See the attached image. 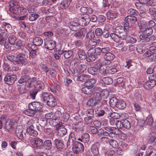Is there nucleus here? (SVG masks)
Wrapping results in <instances>:
<instances>
[{
    "label": "nucleus",
    "instance_id": "obj_1",
    "mask_svg": "<svg viewBox=\"0 0 156 156\" xmlns=\"http://www.w3.org/2000/svg\"><path fill=\"white\" fill-rule=\"evenodd\" d=\"M27 56L23 53H19L15 57L13 55H9L8 59L14 64L20 65L23 66L27 63Z\"/></svg>",
    "mask_w": 156,
    "mask_h": 156
},
{
    "label": "nucleus",
    "instance_id": "obj_2",
    "mask_svg": "<svg viewBox=\"0 0 156 156\" xmlns=\"http://www.w3.org/2000/svg\"><path fill=\"white\" fill-rule=\"evenodd\" d=\"M87 66L84 65H76V63L73 61L69 66V69L72 73L76 76H77L86 70Z\"/></svg>",
    "mask_w": 156,
    "mask_h": 156
},
{
    "label": "nucleus",
    "instance_id": "obj_3",
    "mask_svg": "<svg viewBox=\"0 0 156 156\" xmlns=\"http://www.w3.org/2000/svg\"><path fill=\"white\" fill-rule=\"evenodd\" d=\"M101 52H102L101 50L99 48L90 49L87 52L88 56L87 58V61L92 62L95 60L97 57V56L100 55Z\"/></svg>",
    "mask_w": 156,
    "mask_h": 156
},
{
    "label": "nucleus",
    "instance_id": "obj_4",
    "mask_svg": "<svg viewBox=\"0 0 156 156\" xmlns=\"http://www.w3.org/2000/svg\"><path fill=\"white\" fill-rule=\"evenodd\" d=\"M42 97L45 103L49 106L52 107L56 105L55 99L51 94L43 93L42 94Z\"/></svg>",
    "mask_w": 156,
    "mask_h": 156
},
{
    "label": "nucleus",
    "instance_id": "obj_5",
    "mask_svg": "<svg viewBox=\"0 0 156 156\" xmlns=\"http://www.w3.org/2000/svg\"><path fill=\"white\" fill-rule=\"evenodd\" d=\"M116 127L123 130L126 129H129L130 127V123L128 120L126 119L118 120L115 123Z\"/></svg>",
    "mask_w": 156,
    "mask_h": 156
},
{
    "label": "nucleus",
    "instance_id": "obj_6",
    "mask_svg": "<svg viewBox=\"0 0 156 156\" xmlns=\"http://www.w3.org/2000/svg\"><path fill=\"white\" fill-rule=\"evenodd\" d=\"M44 45L45 48L50 50L54 49L56 46L55 41L51 37H47L44 40Z\"/></svg>",
    "mask_w": 156,
    "mask_h": 156
},
{
    "label": "nucleus",
    "instance_id": "obj_7",
    "mask_svg": "<svg viewBox=\"0 0 156 156\" xmlns=\"http://www.w3.org/2000/svg\"><path fill=\"white\" fill-rule=\"evenodd\" d=\"M43 140L37 137L33 139L31 141L32 145L35 148H40L42 146Z\"/></svg>",
    "mask_w": 156,
    "mask_h": 156
},
{
    "label": "nucleus",
    "instance_id": "obj_8",
    "mask_svg": "<svg viewBox=\"0 0 156 156\" xmlns=\"http://www.w3.org/2000/svg\"><path fill=\"white\" fill-rule=\"evenodd\" d=\"M84 147L83 145L80 142L78 141L75 142L73 151L76 153L82 152L83 151Z\"/></svg>",
    "mask_w": 156,
    "mask_h": 156
},
{
    "label": "nucleus",
    "instance_id": "obj_9",
    "mask_svg": "<svg viewBox=\"0 0 156 156\" xmlns=\"http://www.w3.org/2000/svg\"><path fill=\"white\" fill-rule=\"evenodd\" d=\"M9 10L14 14L18 13V10L20 8V6L17 4L16 2L11 1L9 5Z\"/></svg>",
    "mask_w": 156,
    "mask_h": 156
},
{
    "label": "nucleus",
    "instance_id": "obj_10",
    "mask_svg": "<svg viewBox=\"0 0 156 156\" xmlns=\"http://www.w3.org/2000/svg\"><path fill=\"white\" fill-rule=\"evenodd\" d=\"M111 37L113 41L116 43H119L120 40V38L122 39H125L127 37V33H125L124 35H120V36L117 35V34L114 33H111L110 34Z\"/></svg>",
    "mask_w": 156,
    "mask_h": 156
},
{
    "label": "nucleus",
    "instance_id": "obj_11",
    "mask_svg": "<svg viewBox=\"0 0 156 156\" xmlns=\"http://www.w3.org/2000/svg\"><path fill=\"white\" fill-rule=\"evenodd\" d=\"M31 109H34L36 112L37 111H41L42 108L41 104L38 102H35L30 103L28 105Z\"/></svg>",
    "mask_w": 156,
    "mask_h": 156
},
{
    "label": "nucleus",
    "instance_id": "obj_12",
    "mask_svg": "<svg viewBox=\"0 0 156 156\" xmlns=\"http://www.w3.org/2000/svg\"><path fill=\"white\" fill-rule=\"evenodd\" d=\"M16 79L17 76L16 75L10 76L7 75L5 76L4 80L9 85H12Z\"/></svg>",
    "mask_w": 156,
    "mask_h": 156
},
{
    "label": "nucleus",
    "instance_id": "obj_13",
    "mask_svg": "<svg viewBox=\"0 0 156 156\" xmlns=\"http://www.w3.org/2000/svg\"><path fill=\"white\" fill-rule=\"evenodd\" d=\"M14 122L10 120H8L6 122L4 126L5 130L9 132H12L14 129Z\"/></svg>",
    "mask_w": 156,
    "mask_h": 156
},
{
    "label": "nucleus",
    "instance_id": "obj_14",
    "mask_svg": "<svg viewBox=\"0 0 156 156\" xmlns=\"http://www.w3.org/2000/svg\"><path fill=\"white\" fill-rule=\"evenodd\" d=\"M63 126V124L62 126H56L55 129L57 130V134L60 136H62L65 135L67 133V130L64 127H62Z\"/></svg>",
    "mask_w": 156,
    "mask_h": 156
},
{
    "label": "nucleus",
    "instance_id": "obj_15",
    "mask_svg": "<svg viewBox=\"0 0 156 156\" xmlns=\"http://www.w3.org/2000/svg\"><path fill=\"white\" fill-rule=\"evenodd\" d=\"M33 43V45H31V49H33V47L35 48V46H39L41 45L43 43V40L40 37H36L34 38Z\"/></svg>",
    "mask_w": 156,
    "mask_h": 156
},
{
    "label": "nucleus",
    "instance_id": "obj_16",
    "mask_svg": "<svg viewBox=\"0 0 156 156\" xmlns=\"http://www.w3.org/2000/svg\"><path fill=\"white\" fill-rule=\"evenodd\" d=\"M89 22V16L87 15L83 17H82L81 20L79 21L80 24L82 26L87 25Z\"/></svg>",
    "mask_w": 156,
    "mask_h": 156
},
{
    "label": "nucleus",
    "instance_id": "obj_17",
    "mask_svg": "<svg viewBox=\"0 0 156 156\" xmlns=\"http://www.w3.org/2000/svg\"><path fill=\"white\" fill-rule=\"evenodd\" d=\"M83 127V123L82 122L79 121L77 123L74 124L73 126V129H75L76 132H78L80 131L82 132Z\"/></svg>",
    "mask_w": 156,
    "mask_h": 156
},
{
    "label": "nucleus",
    "instance_id": "obj_18",
    "mask_svg": "<svg viewBox=\"0 0 156 156\" xmlns=\"http://www.w3.org/2000/svg\"><path fill=\"white\" fill-rule=\"evenodd\" d=\"M49 123L52 126L56 127L58 126H62V122H60L58 119H56V118L54 117L49 121Z\"/></svg>",
    "mask_w": 156,
    "mask_h": 156
},
{
    "label": "nucleus",
    "instance_id": "obj_19",
    "mask_svg": "<svg viewBox=\"0 0 156 156\" xmlns=\"http://www.w3.org/2000/svg\"><path fill=\"white\" fill-rule=\"evenodd\" d=\"M144 55L147 57L149 61H152L154 60L156 58V53H152L149 52H146Z\"/></svg>",
    "mask_w": 156,
    "mask_h": 156
},
{
    "label": "nucleus",
    "instance_id": "obj_20",
    "mask_svg": "<svg viewBox=\"0 0 156 156\" xmlns=\"http://www.w3.org/2000/svg\"><path fill=\"white\" fill-rule=\"evenodd\" d=\"M96 82L95 80L94 79H91L89 80H87L84 83V85L85 87H87L91 89H93L94 85Z\"/></svg>",
    "mask_w": 156,
    "mask_h": 156
},
{
    "label": "nucleus",
    "instance_id": "obj_21",
    "mask_svg": "<svg viewBox=\"0 0 156 156\" xmlns=\"http://www.w3.org/2000/svg\"><path fill=\"white\" fill-rule=\"evenodd\" d=\"M155 85L154 80L148 81L145 83L143 84L144 87L146 89H149L152 88Z\"/></svg>",
    "mask_w": 156,
    "mask_h": 156
},
{
    "label": "nucleus",
    "instance_id": "obj_22",
    "mask_svg": "<svg viewBox=\"0 0 156 156\" xmlns=\"http://www.w3.org/2000/svg\"><path fill=\"white\" fill-rule=\"evenodd\" d=\"M54 141L58 150L61 151L63 147L62 140L59 139H56Z\"/></svg>",
    "mask_w": 156,
    "mask_h": 156
},
{
    "label": "nucleus",
    "instance_id": "obj_23",
    "mask_svg": "<svg viewBox=\"0 0 156 156\" xmlns=\"http://www.w3.org/2000/svg\"><path fill=\"white\" fill-rule=\"evenodd\" d=\"M81 90L83 93L88 95H92L94 92V89H91L85 86L82 88Z\"/></svg>",
    "mask_w": 156,
    "mask_h": 156
},
{
    "label": "nucleus",
    "instance_id": "obj_24",
    "mask_svg": "<svg viewBox=\"0 0 156 156\" xmlns=\"http://www.w3.org/2000/svg\"><path fill=\"white\" fill-rule=\"evenodd\" d=\"M138 25L139 27L138 31L139 33L145 31L147 27V24L143 22L138 23Z\"/></svg>",
    "mask_w": 156,
    "mask_h": 156
},
{
    "label": "nucleus",
    "instance_id": "obj_25",
    "mask_svg": "<svg viewBox=\"0 0 156 156\" xmlns=\"http://www.w3.org/2000/svg\"><path fill=\"white\" fill-rule=\"evenodd\" d=\"M50 89L51 91L54 94H55L57 92V90L59 92H60L61 91L60 86L59 85L56 84L51 86L50 87Z\"/></svg>",
    "mask_w": 156,
    "mask_h": 156
},
{
    "label": "nucleus",
    "instance_id": "obj_26",
    "mask_svg": "<svg viewBox=\"0 0 156 156\" xmlns=\"http://www.w3.org/2000/svg\"><path fill=\"white\" fill-rule=\"evenodd\" d=\"M71 0H64L60 4V7L62 9H65L68 8L70 4Z\"/></svg>",
    "mask_w": 156,
    "mask_h": 156
},
{
    "label": "nucleus",
    "instance_id": "obj_27",
    "mask_svg": "<svg viewBox=\"0 0 156 156\" xmlns=\"http://www.w3.org/2000/svg\"><path fill=\"white\" fill-rule=\"evenodd\" d=\"M111 130V132H110L111 133V135H112V134L115 135L121 134L122 135H124L123 136L125 137L124 138L126 137V135L124 133H122L121 131L118 128H116L115 127H112Z\"/></svg>",
    "mask_w": 156,
    "mask_h": 156
},
{
    "label": "nucleus",
    "instance_id": "obj_28",
    "mask_svg": "<svg viewBox=\"0 0 156 156\" xmlns=\"http://www.w3.org/2000/svg\"><path fill=\"white\" fill-rule=\"evenodd\" d=\"M77 53L79 58L81 60H83L87 58L86 53L83 50H78Z\"/></svg>",
    "mask_w": 156,
    "mask_h": 156
},
{
    "label": "nucleus",
    "instance_id": "obj_29",
    "mask_svg": "<svg viewBox=\"0 0 156 156\" xmlns=\"http://www.w3.org/2000/svg\"><path fill=\"white\" fill-rule=\"evenodd\" d=\"M107 16L108 19L112 20L116 18L117 15L115 12L109 11L107 12Z\"/></svg>",
    "mask_w": 156,
    "mask_h": 156
},
{
    "label": "nucleus",
    "instance_id": "obj_30",
    "mask_svg": "<svg viewBox=\"0 0 156 156\" xmlns=\"http://www.w3.org/2000/svg\"><path fill=\"white\" fill-rule=\"evenodd\" d=\"M115 57L114 55L109 52L105 54L104 56V59L106 61H111Z\"/></svg>",
    "mask_w": 156,
    "mask_h": 156
},
{
    "label": "nucleus",
    "instance_id": "obj_31",
    "mask_svg": "<svg viewBox=\"0 0 156 156\" xmlns=\"http://www.w3.org/2000/svg\"><path fill=\"white\" fill-rule=\"evenodd\" d=\"M124 21L134 23L136 21V18L135 16L133 15L128 16L126 17L124 20Z\"/></svg>",
    "mask_w": 156,
    "mask_h": 156
},
{
    "label": "nucleus",
    "instance_id": "obj_32",
    "mask_svg": "<svg viewBox=\"0 0 156 156\" xmlns=\"http://www.w3.org/2000/svg\"><path fill=\"white\" fill-rule=\"evenodd\" d=\"M34 127L27 128V131L29 135L33 136H36L38 134L37 132L34 129Z\"/></svg>",
    "mask_w": 156,
    "mask_h": 156
},
{
    "label": "nucleus",
    "instance_id": "obj_33",
    "mask_svg": "<svg viewBox=\"0 0 156 156\" xmlns=\"http://www.w3.org/2000/svg\"><path fill=\"white\" fill-rule=\"evenodd\" d=\"M90 78V76L87 75H82L78 76L77 78V80L83 82L87 81Z\"/></svg>",
    "mask_w": 156,
    "mask_h": 156
},
{
    "label": "nucleus",
    "instance_id": "obj_34",
    "mask_svg": "<svg viewBox=\"0 0 156 156\" xmlns=\"http://www.w3.org/2000/svg\"><path fill=\"white\" fill-rule=\"evenodd\" d=\"M8 44V37L5 36L4 37L0 39V44L2 45H4L5 47L6 48V45Z\"/></svg>",
    "mask_w": 156,
    "mask_h": 156
},
{
    "label": "nucleus",
    "instance_id": "obj_35",
    "mask_svg": "<svg viewBox=\"0 0 156 156\" xmlns=\"http://www.w3.org/2000/svg\"><path fill=\"white\" fill-rule=\"evenodd\" d=\"M100 82H103L105 84H109L113 82L112 79L109 77H105L100 81Z\"/></svg>",
    "mask_w": 156,
    "mask_h": 156
},
{
    "label": "nucleus",
    "instance_id": "obj_36",
    "mask_svg": "<svg viewBox=\"0 0 156 156\" xmlns=\"http://www.w3.org/2000/svg\"><path fill=\"white\" fill-rule=\"evenodd\" d=\"M90 151L94 156H97L99 154L98 149L96 145H92L90 148Z\"/></svg>",
    "mask_w": 156,
    "mask_h": 156
},
{
    "label": "nucleus",
    "instance_id": "obj_37",
    "mask_svg": "<svg viewBox=\"0 0 156 156\" xmlns=\"http://www.w3.org/2000/svg\"><path fill=\"white\" fill-rule=\"evenodd\" d=\"M29 108L27 109L24 111V113L29 116H34L36 112L34 109H31L30 107H29Z\"/></svg>",
    "mask_w": 156,
    "mask_h": 156
},
{
    "label": "nucleus",
    "instance_id": "obj_38",
    "mask_svg": "<svg viewBox=\"0 0 156 156\" xmlns=\"http://www.w3.org/2000/svg\"><path fill=\"white\" fill-rule=\"evenodd\" d=\"M153 119L151 115H149L146 119V120L145 121V125H149V126L153 125Z\"/></svg>",
    "mask_w": 156,
    "mask_h": 156
},
{
    "label": "nucleus",
    "instance_id": "obj_39",
    "mask_svg": "<svg viewBox=\"0 0 156 156\" xmlns=\"http://www.w3.org/2000/svg\"><path fill=\"white\" fill-rule=\"evenodd\" d=\"M118 101L115 97H113L111 98L109 101V103L110 106L113 108L116 107L117 103Z\"/></svg>",
    "mask_w": 156,
    "mask_h": 156
},
{
    "label": "nucleus",
    "instance_id": "obj_40",
    "mask_svg": "<svg viewBox=\"0 0 156 156\" xmlns=\"http://www.w3.org/2000/svg\"><path fill=\"white\" fill-rule=\"evenodd\" d=\"M98 104L99 103L93 98H91L87 102V105L90 106H94Z\"/></svg>",
    "mask_w": 156,
    "mask_h": 156
},
{
    "label": "nucleus",
    "instance_id": "obj_41",
    "mask_svg": "<svg viewBox=\"0 0 156 156\" xmlns=\"http://www.w3.org/2000/svg\"><path fill=\"white\" fill-rule=\"evenodd\" d=\"M88 73L91 75H96L98 73V69L94 66L90 67L88 69Z\"/></svg>",
    "mask_w": 156,
    "mask_h": 156
},
{
    "label": "nucleus",
    "instance_id": "obj_42",
    "mask_svg": "<svg viewBox=\"0 0 156 156\" xmlns=\"http://www.w3.org/2000/svg\"><path fill=\"white\" fill-rule=\"evenodd\" d=\"M36 84L35 85L36 89L40 90L44 88V85L42 82L39 80H37L36 81Z\"/></svg>",
    "mask_w": 156,
    "mask_h": 156
},
{
    "label": "nucleus",
    "instance_id": "obj_43",
    "mask_svg": "<svg viewBox=\"0 0 156 156\" xmlns=\"http://www.w3.org/2000/svg\"><path fill=\"white\" fill-rule=\"evenodd\" d=\"M93 98L98 102L99 104H100V105L101 104V96L100 93L98 92H95L94 93Z\"/></svg>",
    "mask_w": 156,
    "mask_h": 156
},
{
    "label": "nucleus",
    "instance_id": "obj_44",
    "mask_svg": "<svg viewBox=\"0 0 156 156\" xmlns=\"http://www.w3.org/2000/svg\"><path fill=\"white\" fill-rule=\"evenodd\" d=\"M86 30L85 28H82L79 31L74 34V36L76 37L83 36L86 33Z\"/></svg>",
    "mask_w": 156,
    "mask_h": 156
},
{
    "label": "nucleus",
    "instance_id": "obj_45",
    "mask_svg": "<svg viewBox=\"0 0 156 156\" xmlns=\"http://www.w3.org/2000/svg\"><path fill=\"white\" fill-rule=\"evenodd\" d=\"M115 83L117 86L120 87H122L124 85L123 82V79L122 77H119L117 79Z\"/></svg>",
    "mask_w": 156,
    "mask_h": 156
},
{
    "label": "nucleus",
    "instance_id": "obj_46",
    "mask_svg": "<svg viewBox=\"0 0 156 156\" xmlns=\"http://www.w3.org/2000/svg\"><path fill=\"white\" fill-rule=\"evenodd\" d=\"M126 106V104L125 101H118L116 106L119 109H123Z\"/></svg>",
    "mask_w": 156,
    "mask_h": 156
},
{
    "label": "nucleus",
    "instance_id": "obj_47",
    "mask_svg": "<svg viewBox=\"0 0 156 156\" xmlns=\"http://www.w3.org/2000/svg\"><path fill=\"white\" fill-rule=\"evenodd\" d=\"M43 146L46 149L49 150L51 147V142L49 140H46L44 142Z\"/></svg>",
    "mask_w": 156,
    "mask_h": 156
},
{
    "label": "nucleus",
    "instance_id": "obj_48",
    "mask_svg": "<svg viewBox=\"0 0 156 156\" xmlns=\"http://www.w3.org/2000/svg\"><path fill=\"white\" fill-rule=\"evenodd\" d=\"M107 67V68H106V69H107V74H113L117 72V70L116 68L109 67L108 66Z\"/></svg>",
    "mask_w": 156,
    "mask_h": 156
},
{
    "label": "nucleus",
    "instance_id": "obj_49",
    "mask_svg": "<svg viewBox=\"0 0 156 156\" xmlns=\"http://www.w3.org/2000/svg\"><path fill=\"white\" fill-rule=\"evenodd\" d=\"M78 23L77 22H73L69 25V28L73 31H75L78 29Z\"/></svg>",
    "mask_w": 156,
    "mask_h": 156
},
{
    "label": "nucleus",
    "instance_id": "obj_50",
    "mask_svg": "<svg viewBox=\"0 0 156 156\" xmlns=\"http://www.w3.org/2000/svg\"><path fill=\"white\" fill-rule=\"evenodd\" d=\"M8 43H9L10 44L13 45L15 43L16 40V37L14 35H10L9 37H8Z\"/></svg>",
    "mask_w": 156,
    "mask_h": 156
},
{
    "label": "nucleus",
    "instance_id": "obj_51",
    "mask_svg": "<svg viewBox=\"0 0 156 156\" xmlns=\"http://www.w3.org/2000/svg\"><path fill=\"white\" fill-rule=\"evenodd\" d=\"M39 17V16L37 14L33 13L30 14L29 16V20L30 21H33L36 20Z\"/></svg>",
    "mask_w": 156,
    "mask_h": 156
},
{
    "label": "nucleus",
    "instance_id": "obj_52",
    "mask_svg": "<svg viewBox=\"0 0 156 156\" xmlns=\"http://www.w3.org/2000/svg\"><path fill=\"white\" fill-rule=\"evenodd\" d=\"M64 53V57L65 58H68L70 57L73 54V51L70 50L67 51H62V52Z\"/></svg>",
    "mask_w": 156,
    "mask_h": 156
},
{
    "label": "nucleus",
    "instance_id": "obj_53",
    "mask_svg": "<svg viewBox=\"0 0 156 156\" xmlns=\"http://www.w3.org/2000/svg\"><path fill=\"white\" fill-rule=\"evenodd\" d=\"M87 131L90 133L95 134L97 132V129L94 126H89L87 129Z\"/></svg>",
    "mask_w": 156,
    "mask_h": 156
},
{
    "label": "nucleus",
    "instance_id": "obj_54",
    "mask_svg": "<svg viewBox=\"0 0 156 156\" xmlns=\"http://www.w3.org/2000/svg\"><path fill=\"white\" fill-rule=\"evenodd\" d=\"M147 0H139V2H137V8L140 7V9H143L144 4H145L147 2Z\"/></svg>",
    "mask_w": 156,
    "mask_h": 156
},
{
    "label": "nucleus",
    "instance_id": "obj_55",
    "mask_svg": "<svg viewBox=\"0 0 156 156\" xmlns=\"http://www.w3.org/2000/svg\"><path fill=\"white\" fill-rule=\"evenodd\" d=\"M123 27L122 26H119L116 27L114 30L115 33L121 34L123 31Z\"/></svg>",
    "mask_w": 156,
    "mask_h": 156
},
{
    "label": "nucleus",
    "instance_id": "obj_56",
    "mask_svg": "<svg viewBox=\"0 0 156 156\" xmlns=\"http://www.w3.org/2000/svg\"><path fill=\"white\" fill-rule=\"evenodd\" d=\"M101 97L103 98H106L109 95L108 91L107 90H102L100 94Z\"/></svg>",
    "mask_w": 156,
    "mask_h": 156
},
{
    "label": "nucleus",
    "instance_id": "obj_57",
    "mask_svg": "<svg viewBox=\"0 0 156 156\" xmlns=\"http://www.w3.org/2000/svg\"><path fill=\"white\" fill-rule=\"evenodd\" d=\"M86 114L88 117H93L94 115V110L92 108L88 109L86 112Z\"/></svg>",
    "mask_w": 156,
    "mask_h": 156
},
{
    "label": "nucleus",
    "instance_id": "obj_58",
    "mask_svg": "<svg viewBox=\"0 0 156 156\" xmlns=\"http://www.w3.org/2000/svg\"><path fill=\"white\" fill-rule=\"evenodd\" d=\"M106 68H107V66H104L103 67H101L99 70V73L103 75L107 74V73Z\"/></svg>",
    "mask_w": 156,
    "mask_h": 156
},
{
    "label": "nucleus",
    "instance_id": "obj_59",
    "mask_svg": "<svg viewBox=\"0 0 156 156\" xmlns=\"http://www.w3.org/2000/svg\"><path fill=\"white\" fill-rule=\"evenodd\" d=\"M92 118L90 117H87L84 118V121L85 123L87 125H90L92 124Z\"/></svg>",
    "mask_w": 156,
    "mask_h": 156
},
{
    "label": "nucleus",
    "instance_id": "obj_60",
    "mask_svg": "<svg viewBox=\"0 0 156 156\" xmlns=\"http://www.w3.org/2000/svg\"><path fill=\"white\" fill-rule=\"evenodd\" d=\"M107 47H103L101 49L102 53L106 54L107 53H109L111 50V47L110 45H108Z\"/></svg>",
    "mask_w": 156,
    "mask_h": 156
},
{
    "label": "nucleus",
    "instance_id": "obj_61",
    "mask_svg": "<svg viewBox=\"0 0 156 156\" xmlns=\"http://www.w3.org/2000/svg\"><path fill=\"white\" fill-rule=\"evenodd\" d=\"M35 124V120L33 119H31L28 120L27 122V128L30 127H34V125Z\"/></svg>",
    "mask_w": 156,
    "mask_h": 156
},
{
    "label": "nucleus",
    "instance_id": "obj_62",
    "mask_svg": "<svg viewBox=\"0 0 156 156\" xmlns=\"http://www.w3.org/2000/svg\"><path fill=\"white\" fill-rule=\"evenodd\" d=\"M69 118V115L68 113L64 112L61 118V119H63L64 122L67 121Z\"/></svg>",
    "mask_w": 156,
    "mask_h": 156
},
{
    "label": "nucleus",
    "instance_id": "obj_63",
    "mask_svg": "<svg viewBox=\"0 0 156 156\" xmlns=\"http://www.w3.org/2000/svg\"><path fill=\"white\" fill-rule=\"evenodd\" d=\"M148 37V36L146 34H145L144 33H142L140 35L139 38L140 39V40L146 39V41L147 40V41H148L150 40V39Z\"/></svg>",
    "mask_w": 156,
    "mask_h": 156
},
{
    "label": "nucleus",
    "instance_id": "obj_64",
    "mask_svg": "<svg viewBox=\"0 0 156 156\" xmlns=\"http://www.w3.org/2000/svg\"><path fill=\"white\" fill-rule=\"evenodd\" d=\"M26 77H27L28 79H26V83L27 84L28 83L29 86L31 84V83H33V82L35 80V78H33L31 79L29 76H26Z\"/></svg>",
    "mask_w": 156,
    "mask_h": 156
}]
</instances>
